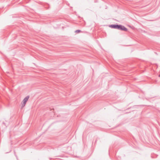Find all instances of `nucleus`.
<instances>
[{"mask_svg":"<svg viewBox=\"0 0 160 160\" xmlns=\"http://www.w3.org/2000/svg\"><path fill=\"white\" fill-rule=\"evenodd\" d=\"M109 27L112 28L117 29L119 30L127 31L128 29L124 26L121 25L112 24L109 25Z\"/></svg>","mask_w":160,"mask_h":160,"instance_id":"f257e3e1","label":"nucleus"},{"mask_svg":"<svg viewBox=\"0 0 160 160\" xmlns=\"http://www.w3.org/2000/svg\"><path fill=\"white\" fill-rule=\"evenodd\" d=\"M29 98V96H27L23 100L22 102V108L24 107L27 102Z\"/></svg>","mask_w":160,"mask_h":160,"instance_id":"f03ea898","label":"nucleus"},{"mask_svg":"<svg viewBox=\"0 0 160 160\" xmlns=\"http://www.w3.org/2000/svg\"><path fill=\"white\" fill-rule=\"evenodd\" d=\"M81 30H77L75 31V32L77 33H78L81 32Z\"/></svg>","mask_w":160,"mask_h":160,"instance_id":"7ed1b4c3","label":"nucleus"}]
</instances>
